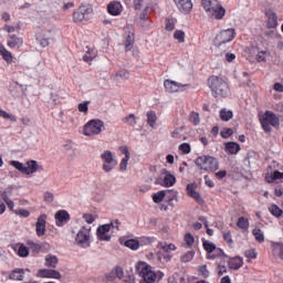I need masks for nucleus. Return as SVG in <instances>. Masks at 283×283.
I'll list each match as a JSON object with an SVG mask.
<instances>
[{"label": "nucleus", "mask_w": 283, "mask_h": 283, "mask_svg": "<svg viewBox=\"0 0 283 283\" xmlns=\"http://www.w3.org/2000/svg\"><path fill=\"white\" fill-rule=\"evenodd\" d=\"M201 3H202V8L208 14L212 10H216V8H218V6L220 4V0H201Z\"/></svg>", "instance_id": "b1692460"}, {"label": "nucleus", "mask_w": 283, "mask_h": 283, "mask_svg": "<svg viewBox=\"0 0 283 283\" xmlns=\"http://www.w3.org/2000/svg\"><path fill=\"white\" fill-rule=\"evenodd\" d=\"M124 247H127L132 251H138L140 249V242L136 239H128L124 242Z\"/></svg>", "instance_id": "7c9ffc66"}, {"label": "nucleus", "mask_w": 283, "mask_h": 283, "mask_svg": "<svg viewBox=\"0 0 283 283\" xmlns=\"http://www.w3.org/2000/svg\"><path fill=\"white\" fill-rule=\"evenodd\" d=\"M70 222V213L66 210H59L55 213V224L56 227H65Z\"/></svg>", "instance_id": "4468645a"}, {"label": "nucleus", "mask_w": 283, "mask_h": 283, "mask_svg": "<svg viewBox=\"0 0 283 283\" xmlns=\"http://www.w3.org/2000/svg\"><path fill=\"white\" fill-rule=\"evenodd\" d=\"M11 167H14V169H18V171H21V174H25V166L21 161L11 160L10 161Z\"/></svg>", "instance_id": "3c124183"}, {"label": "nucleus", "mask_w": 283, "mask_h": 283, "mask_svg": "<svg viewBox=\"0 0 283 283\" xmlns=\"http://www.w3.org/2000/svg\"><path fill=\"white\" fill-rule=\"evenodd\" d=\"M92 14H94V9L92 4H81L73 12V21L74 23H87L90 19H92Z\"/></svg>", "instance_id": "39448f33"}, {"label": "nucleus", "mask_w": 283, "mask_h": 283, "mask_svg": "<svg viewBox=\"0 0 283 283\" xmlns=\"http://www.w3.org/2000/svg\"><path fill=\"white\" fill-rule=\"evenodd\" d=\"M174 39H176V41H178L179 43H185V31L182 30L175 31Z\"/></svg>", "instance_id": "5fc2aeb1"}, {"label": "nucleus", "mask_w": 283, "mask_h": 283, "mask_svg": "<svg viewBox=\"0 0 283 283\" xmlns=\"http://www.w3.org/2000/svg\"><path fill=\"white\" fill-rule=\"evenodd\" d=\"M59 264V258L56 255L49 254L45 256L44 265L49 269H56Z\"/></svg>", "instance_id": "c85d7f7f"}, {"label": "nucleus", "mask_w": 283, "mask_h": 283, "mask_svg": "<svg viewBox=\"0 0 283 283\" xmlns=\"http://www.w3.org/2000/svg\"><path fill=\"white\" fill-rule=\"evenodd\" d=\"M193 242H196V239L192 237L191 233H186L185 234V243L187 247H193Z\"/></svg>", "instance_id": "bf43d9fd"}, {"label": "nucleus", "mask_w": 283, "mask_h": 283, "mask_svg": "<svg viewBox=\"0 0 283 283\" xmlns=\"http://www.w3.org/2000/svg\"><path fill=\"white\" fill-rule=\"evenodd\" d=\"M165 177L163 182L160 184L161 187H174L176 185V176L171 175L169 171H164Z\"/></svg>", "instance_id": "393cba45"}, {"label": "nucleus", "mask_w": 283, "mask_h": 283, "mask_svg": "<svg viewBox=\"0 0 283 283\" xmlns=\"http://www.w3.org/2000/svg\"><path fill=\"white\" fill-rule=\"evenodd\" d=\"M156 242V237H142L139 238V245L147 247L149 244H154Z\"/></svg>", "instance_id": "37998d69"}, {"label": "nucleus", "mask_w": 283, "mask_h": 283, "mask_svg": "<svg viewBox=\"0 0 283 283\" xmlns=\"http://www.w3.org/2000/svg\"><path fill=\"white\" fill-rule=\"evenodd\" d=\"M18 247V255L20 258H28V255H30V249H28V247H25L24 244H19Z\"/></svg>", "instance_id": "c03bdc74"}, {"label": "nucleus", "mask_w": 283, "mask_h": 283, "mask_svg": "<svg viewBox=\"0 0 283 283\" xmlns=\"http://www.w3.org/2000/svg\"><path fill=\"white\" fill-rule=\"evenodd\" d=\"M75 243L81 249H90L92 247V227L84 226L82 227L75 237Z\"/></svg>", "instance_id": "20e7f679"}, {"label": "nucleus", "mask_w": 283, "mask_h": 283, "mask_svg": "<svg viewBox=\"0 0 283 283\" xmlns=\"http://www.w3.org/2000/svg\"><path fill=\"white\" fill-rule=\"evenodd\" d=\"M265 17L268 18L266 28L268 30H275L277 28V14L272 9L265 10Z\"/></svg>", "instance_id": "ddd939ff"}, {"label": "nucleus", "mask_w": 283, "mask_h": 283, "mask_svg": "<svg viewBox=\"0 0 283 283\" xmlns=\"http://www.w3.org/2000/svg\"><path fill=\"white\" fill-rule=\"evenodd\" d=\"M217 248L218 247H216L213 242L208 241V240L203 241V249H205V251H207L208 255L213 253V251H216Z\"/></svg>", "instance_id": "a18cd8bd"}, {"label": "nucleus", "mask_w": 283, "mask_h": 283, "mask_svg": "<svg viewBox=\"0 0 283 283\" xmlns=\"http://www.w3.org/2000/svg\"><path fill=\"white\" fill-rule=\"evenodd\" d=\"M264 36L266 39H282V35L277 33V30L275 29H269L264 32Z\"/></svg>", "instance_id": "09e8293b"}, {"label": "nucleus", "mask_w": 283, "mask_h": 283, "mask_svg": "<svg viewBox=\"0 0 283 283\" xmlns=\"http://www.w3.org/2000/svg\"><path fill=\"white\" fill-rule=\"evenodd\" d=\"M105 129V123L101 119L88 120L83 128L84 136H98Z\"/></svg>", "instance_id": "0eeeda50"}, {"label": "nucleus", "mask_w": 283, "mask_h": 283, "mask_svg": "<svg viewBox=\"0 0 283 283\" xmlns=\"http://www.w3.org/2000/svg\"><path fill=\"white\" fill-rule=\"evenodd\" d=\"M146 116H147V123H148L149 127L155 129L156 120H158V116L156 115V112L149 111V112H147Z\"/></svg>", "instance_id": "2f4dec72"}, {"label": "nucleus", "mask_w": 283, "mask_h": 283, "mask_svg": "<svg viewBox=\"0 0 283 283\" xmlns=\"http://www.w3.org/2000/svg\"><path fill=\"white\" fill-rule=\"evenodd\" d=\"M48 220V214H41L35 222V233L39 238L43 237L45 233V223Z\"/></svg>", "instance_id": "dca6fc26"}, {"label": "nucleus", "mask_w": 283, "mask_h": 283, "mask_svg": "<svg viewBox=\"0 0 283 283\" xmlns=\"http://www.w3.org/2000/svg\"><path fill=\"white\" fill-rule=\"evenodd\" d=\"M109 231H112V227L109 224L99 226L96 230L97 239L101 240V242H109V240H112Z\"/></svg>", "instance_id": "9d476101"}, {"label": "nucleus", "mask_w": 283, "mask_h": 283, "mask_svg": "<svg viewBox=\"0 0 283 283\" xmlns=\"http://www.w3.org/2000/svg\"><path fill=\"white\" fill-rule=\"evenodd\" d=\"M95 56H96V52H94V50L87 51L83 56V61H85V63H90V61H93Z\"/></svg>", "instance_id": "4d7b16f0"}, {"label": "nucleus", "mask_w": 283, "mask_h": 283, "mask_svg": "<svg viewBox=\"0 0 283 283\" xmlns=\"http://www.w3.org/2000/svg\"><path fill=\"white\" fill-rule=\"evenodd\" d=\"M23 275H25V270L15 269L10 273V280H14L17 282H23Z\"/></svg>", "instance_id": "cd10ccee"}, {"label": "nucleus", "mask_w": 283, "mask_h": 283, "mask_svg": "<svg viewBox=\"0 0 283 283\" xmlns=\"http://www.w3.org/2000/svg\"><path fill=\"white\" fill-rule=\"evenodd\" d=\"M235 39V29H227L221 31L214 40V45H217V48H222V45L227 44V43H231V41H233Z\"/></svg>", "instance_id": "1a4fd4ad"}, {"label": "nucleus", "mask_w": 283, "mask_h": 283, "mask_svg": "<svg viewBox=\"0 0 283 283\" xmlns=\"http://www.w3.org/2000/svg\"><path fill=\"white\" fill-rule=\"evenodd\" d=\"M108 227H111V232L112 233H118L120 222H118V220H115V221L108 223Z\"/></svg>", "instance_id": "13d9d810"}, {"label": "nucleus", "mask_w": 283, "mask_h": 283, "mask_svg": "<svg viewBox=\"0 0 283 283\" xmlns=\"http://www.w3.org/2000/svg\"><path fill=\"white\" fill-rule=\"evenodd\" d=\"M274 253L279 255L281 260H283V243H274L273 244Z\"/></svg>", "instance_id": "864d4df0"}, {"label": "nucleus", "mask_w": 283, "mask_h": 283, "mask_svg": "<svg viewBox=\"0 0 283 283\" xmlns=\"http://www.w3.org/2000/svg\"><path fill=\"white\" fill-rule=\"evenodd\" d=\"M156 4L153 6H147L144 11L140 14V22L139 25H142L143 28H145V24L143 23V21H145V19H149V17L147 15L148 12H150V10H156Z\"/></svg>", "instance_id": "f704fd0d"}, {"label": "nucleus", "mask_w": 283, "mask_h": 283, "mask_svg": "<svg viewBox=\"0 0 283 283\" xmlns=\"http://www.w3.org/2000/svg\"><path fill=\"white\" fill-rule=\"evenodd\" d=\"M283 179V172L275 170L271 176H265L266 182H275V180H282Z\"/></svg>", "instance_id": "e433bc0d"}, {"label": "nucleus", "mask_w": 283, "mask_h": 283, "mask_svg": "<svg viewBox=\"0 0 283 283\" xmlns=\"http://www.w3.org/2000/svg\"><path fill=\"white\" fill-rule=\"evenodd\" d=\"M123 283H136V279H134V275H126L122 280Z\"/></svg>", "instance_id": "774afa93"}, {"label": "nucleus", "mask_w": 283, "mask_h": 283, "mask_svg": "<svg viewBox=\"0 0 283 283\" xmlns=\"http://www.w3.org/2000/svg\"><path fill=\"white\" fill-rule=\"evenodd\" d=\"M196 256V251L191 250V251H188L186 254H184L181 256V262H191V260H193V258Z\"/></svg>", "instance_id": "603ef678"}, {"label": "nucleus", "mask_w": 283, "mask_h": 283, "mask_svg": "<svg viewBox=\"0 0 283 283\" xmlns=\"http://www.w3.org/2000/svg\"><path fill=\"white\" fill-rule=\"evenodd\" d=\"M107 11L112 17H118L120 15V12H123V4L119 1H112L107 6Z\"/></svg>", "instance_id": "aec40b11"}, {"label": "nucleus", "mask_w": 283, "mask_h": 283, "mask_svg": "<svg viewBox=\"0 0 283 283\" xmlns=\"http://www.w3.org/2000/svg\"><path fill=\"white\" fill-rule=\"evenodd\" d=\"M77 109L81 114H84V116H87V113L90 112V101L80 103L77 105Z\"/></svg>", "instance_id": "a19ab883"}, {"label": "nucleus", "mask_w": 283, "mask_h": 283, "mask_svg": "<svg viewBox=\"0 0 283 283\" xmlns=\"http://www.w3.org/2000/svg\"><path fill=\"white\" fill-rule=\"evenodd\" d=\"M252 234L254 235L256 242H264V232L260 230V228H255L252 230Z\"/></svg>", "instance_id": "49530a36"}, {"label": "nucleus", "mask_w": 283, "mask_h": 283, "mask_svg": "<svg viewBox=\"0 0 283 283\" xmlns=\"http://www.w3.org/2000/svg\"><path fill=\"white\" fill-rule=\"evenodd\" d=\"M179 12L184 14H189L193 10V2L191 0H174Z\"/></svg>", "instance_id": "f8f14e48"}, {"label": "nucleus", "mask_w": 283, "mask_h": 283, "mask_svg": "<svg viewBox=\"0 0 283 283\" xmlns=\"http://www.w3.org/2000/svg\"><path fill=\"white\" fill-rule=\"evenodd\" d=\"M237 227H239L241 231H249V219L240 217L237 221Z\"/></svg>", "instance_id": "4c0bfd02"}, {"label": "nucleus", "mask_w": 283, "mask_h": 283, "mask_svg": "<svg viewBox=\"0 0 283 283\" xmlns=\"http://www.w3.org/2000/svg\"><path fill=\"white\" fill-rule=\"evenodd\" d=\"M221 120L229 123L233 118V112L231 109L222 108L219 113Z\"/></svg>", "instance_id": "72a5a7b5"}, {"label": "nucleus", "mask_w": 283, "mask_h": 283, "mask_svg": "<svg viewBox=\"0 0 283 283\" xmlns=\"http://www.w3.org/2000/svg\"><path fill=\"white\" fill-rule=\"evenodd\" d=\"M226 262L229 265V268L234 270V271H238V269H240L242 266V264H244V261L240 256H235V258H232V259H229L227 256Z\"/></svg>", "instance_id": "5701e85b"}, {"label": "nucleus", "mask_w": 283, "mask_h": 283, "mask_svg": "<svg viewBox=\"0 0 283 283\" xmlns=\"http://www.w3.org/2000/svg\"><path fill=\"white\" fill-rule=\"evenodd\" d=\"M116 76H119L123 81H127L129 78V71L127 70H119L116 72Z\"/></svg>", "instance_id": "680f3d73"}, {"label": "nucleus", "mask_w": 283, "mask_h": 283, "mask_svg": "<svg viewBox=\"0 0 283 283\" xmlns=\"http://www.w3.org/2000/svg\"><path fill=\"white\" fill-rule=\"evenodd\" d=\"M137 275L140 277L139 283H158L163 280V272L156 271L146 262H139L136 265Z\"/></svg>", "instance_id": "f257e3e1"}, {"label": "nucleus", "mask_w": 283, "mask_h": 283, "mask_svg": "<svg viewBox=\"0 0 283 283\" xmlns=\"http://www.w3.org/2000/svg\"><path fill=\"white\" fill-rule=\"evenodd\" d=\"M179 151H182V154H191V145L188 143L179 145Z\"/></svg>", "instance_id": "052dcab7"}, {"label": "nucleus", "mask_w": 283, "mask_h": 283, "mask_svg": "<svg viewBox=\"0 0 283 283\" xmlns=\"http://www.w3.org/2000/svg\"><path fill=\"white\" fill-rule=\"evenodd\" d=\"M0 56H2L6 63H12V53L6 50L3 44H0Z\"/></svg>", "instance_id": "473e14b6"}, {"label": "nucleus", "mask_w": 283, "mask_h": 283, "mask_svg": "<svg viewBox=\"0 0 283 283\" xmlns=\"http://www.w3.org/2000/svg\"><path fill=\"white\" fill-rule=\"evenodd\" d=\"M38 277H46L49 280H61V272L50 269H41L38 271Z\"/></svg>", "instance_id": "9b49d317"}, {"label": "nucleus", "mask_w": 283, "mask_h": 283, "mask_svg": "<svg viewBox=\"0 0 283 283\" xmlns=\"http://www.w3.org/2000/svg\"><path fill=\"white\" fill-rule=\"evenodd\" d=\"M0 118H6V120H11V123H17L18 120L17 115H12L3 111L1 107H0Z\"/></svg>", "instance_id": "ea45409f"}, {"label": "nucleus", "mask_w": 283, "mask_h": 283, "mask_svg": "<svg viewBox=\"0 0 283 283\" xmlns=\"http://www.w3.org/2000/svg\"><path fill=\"white\" fill-rule=\"evenodd\" d=\"M262 129L266 134H271L272 127H280V117L271 111H266L263 118H261Z\"/></svg>", "instance_id": "6e6552de"}, {"label": "nucleus", "mask_w": 283, "mask_h": 283, "mask_svg": "<svg viewBox=\"0 0 283 283\" xmlns=\"http://www.w3.org/2000/svg\"><path fill=\"white\" fill-rule=\"evenodd\" d=\"M125 32H128V35L126 36V41H125V50L126 52H129V50H132V48H134V28H132V25L127 24L125 28Z\"/></svg>", "instance_id": "a211bd4d"}, {"label": "nucleus", "mask_w": 283, "mask_h": 283, "mask_svg": "<svg viewBox=\"0 0 283 283\" xmlns=\"http://www.w3.org/2000/svg\"><path fill=\"white\" fill-rule=\"evenodd\" d=\"M224 14H227V10L220 3L219 6H217V8L212 9L208 13V17H213V19L221 20V19H224Z\"/></svg>", "instance_id": "4be33fe9"}, {"label": "nucleus", "mask_w": 283, "mask_h": 283, "mask_svg": "<svg viewBox=\"0 0 283 283\" xmlns=\"http://www.w3.org/2000/svg\"><path fill=\"white\" fill-rule=\"evenodd\" d=\"M15 214L20 216L21 218H30V212L25 209L15 210Z\"/></svg>", "instance_id": "338daca9"}, {"label": "nucleus", "mask_w": 283, "mask_h": 283, "mask_svg": "<svg viewBox=\"0 0 283 283\" xmlns=\"http://www.w3.org/2000/svg\"><path fill=\"white\" fill-rule=\"evenodd\" d=\"M150 1L151 0H134V6H135L136 10H140V8H143V6H146V8H147V6H155V7H157L156 3L150 2Z\"/></svg>", "instance_id": "58836bf2"}, {"label": "nucleus", "mask_w": 283, "mask_h": 283, "mask_svg": "<svg viewBox=\"0 0 283 283\" xmlns=\"http://www.w3.org/2000/svg\"><path fill=\"white\" fill-rule=\"evenodd\" d=\"M195 165L201 171H218L220 165L218 164V159L211 156H200L196 159Z\"/></svg>", "instance_id": "7ed1b4c3"}, {"label": "nucleus", "mask_w": 283, "mask_h": 283, "mask_svg": "<svg viewBox=\"0 0 283 283\" xmlns=\"http://www.w3.org/2000/svg\"><path fill=\"white\" fill-rule=\"evenodd\" d=\"M138 117H136V115L134 114H129L128 116L123 118V123H125V125H129L130 127H136Z\"/></svg>", "instance_id": "c9c22d12"}, {"label": "nucleus", "mask_w": 283, "mask_h": 283, "mask_svg": "<svg viewBox=\"0 0 283 283\" xmlns=\"http://www.w3.org/2000/svg\"><path fill=\"white\" fill-rule=\"evenodd\" d=\"M101 160L103 163L102 168L106 174L114 171L118 167V159H116V156L111 150H104L101 154Z\"/></svg>", "instance_id": "423d86ee"}, {"label": "nucleus", "mask_w": 283, "mask_h": 283, "mask_svg": "<svg viewBox=\"0 0 283 283\" xmlns=\"http://www.w3.org/2000/svg\"><path fill=\"white\" fill-rule=\"evenodd\" d=\"M165 196H167V192H165V190L158 191L153 195V200L154 202H156V205H160V202L165 200Z\"/></svg>", "instance_id": "79ce46f5"}, {"label": "nucleus", "mask_w": 283, "mask_h": 283, "mask_svg": "<svg viewBox=\"0 0 283 283\" xmlns=\"http://www.w3.org/2000/svg\"><path fill=\"white\" fill-rule=\"evenodd\" d=\"M216 258H220L221 261L227 260V255L222 249L217 248L212 251V253L207 254V260H216Z\"/></svg>", "instance_id": "bb28decb"}, {"label": "nucleus", "mask_w": 283, "mask_h": 283, "mask_svg": "<svg viewBox=\"0 0 283 283\" xmlns=\"http://www.w3.org/2000/svg\"><path fill=\"white\" fill-rule=\"evenodd\" d=\"M39 169H41L39 163H36V160H31L27 163V166H24V174H27V176H30V174H36Z\"/></svg>", "instance_id": "a878e982"}, {"label": "nucleus", "mask_w": 283, "mask_h": 283, "mask_svg": "<svg viewBox=\"0 0 283 283\" xmlns=\"http://www.w3.org/2000/svg\"><path fill=\"white\" fill-rule=\"evenodd\" d=\"M7 45L8 48H11V50H19V48L23 45V39L11 34L8 36Z\"/></svg>", "instance_id": "6ab92c4d"}, {"label": "nucleus", "mask_w": 283, "mask_h": 283, "mask_svg": "<svg viewBox=\"0 0 283 283\" xmlns=\"http://www.w3.org/2000/svg\"><path fill=\"white\" fill-rule=\"evenodd\" d=\"M220 134H221V138H229L230 136H233V129L223 128Z\"/></svg>", "instance_id": "69168bd1"}, {"label": "nucleus", "mask_w": 283, "mask_h": 283, "mask_svg": "<svg viewBox=\"0 0 283 283\" xmlns=\"http://www.w3.org/2000/svg\"><path fill=\"white\" fill-rule=\"evenodd\" d=\"M189 120L195 125H200V114H198L197 112H191Z\"/></svg>", "instance_id": "6e6d98bb"}, {"label": "nucleus", "mask_w": 283, "mask_h": 283, "mask_svg": "<svg viewBox=\"0 0 283 283\" xmlns=\"http://www.w3.org/2000/svg\"><path fill=\"white\" fill-rule=\"evenodd\" d=\"M218 275H224L227 273V260L220 261L217 265Z\"/></svg>", "instance_id": "8fccbe9b"}, {"label": "nucleus", "mask_w": 283, "mask_h": 283, "mask_svg": "<svg viewBox=\"0 0 283 283\" xmlns=\"http://www.w3.org/2000/svg\"><path fill=\"white\" fill-rule=\"evenodd\" d=\"M208 85L214 98H227V96L231 94V91L229 90V84H227L224 80H222V77H218L216 75L211 76L208 80Z\"/></svg>", "instance_id": "f03ea898"}, {"label": "nucleus", "mask_w": 283, "mask_h": 283, "mask_svg": "<svg viewBox=\"0 0 283 283\" xmlns=\"http://www.w3.org/2000/svg\"><path fill=\"white\" fill-rule=\"evenodd\" d=\"M176 28V22L174 21V19H166V30H168V32L174 31Z\"/></svg>", "instance_id": "e2e57ef3"}, {"label": "nucleus", "mask_w": 283, "mask_h": 283, "mask_svg": "<svg viewBox=\"0 0 283 283\" xmlns=\"http://www.w3.org/2000/svg\"><path fill=\"white\" fill-rule=\"evenodd\" d=\"M240 144L235 142H228L224 144V151L226 154H229L230 156H235L240 153Z\"/></svg>", "instance_id": "412c9836"}, {"label": "nucleus", "mask_w": 283, "mask_h": 283, "mask_svg": "<svg viewBox=\"0 0 283 283\" xmlns=\"http://www.w3.org/2000/svg\"><path fill=\"white\" fill-rule=\"evenodd\" d=\"M186 189L188 196H190V198H193V200H196L198 205H205V200H202L200 192L196 191V184H188Z\"/></svg>", "instance_id": "f3484780"}, {"label": "nucleus", "mask_w": 283, "mask_h": 283, "mask_svg": "<svg viewBox=\"0 0 283 283\" xmlns=\"http://www.w3.org/2000/svg\"><path fill=\"white\" fill-rule=\"evenodd\" d=\"M169 283H185V277L175 274L172 277L168 280Z\"/></svg>", "instance_id": "0e129e2a"}, {"label": "nucleus", "mask_w": 283, "mask_h": 283, "mask_svg": "<svg viewBox=\"0 0 283 283\" xmlns=\"http://www.w3.org/2000/svg\"><path fill=\"white\" fill-rule=\"evenodd\" d=\"M164 87H165L166 92L174 94L176 92H180V88L187 87V85H182L181 83H178L176 81L166 80L164 82Z\"/></svg>", "instance_id": "2eb2a0df"}, {"label": "nucleus", "mask_w": 283, "mask_h": 283, "mask_svg": "<svg viewBox=\"0 0 283 283\" xmlns=\"http://www.w3.org/2000/svg\"><path fill=\"white\" fill-rule=\"evenodd\" d=\"M158 248L161 249L164 253H171V251H176L178 249L176 244L168 242H159Z\"/></svg>", "instance_id": "c756f323"}, {"label": "nucleus", "mask_w": 283, "mask_h": 283, "mask_svg": "<svg viewBox=\"0 0 283 283\" xmlns=\"http://www.w3.org/2000/svg\"><path fill=\"white\" fill-rule=\"evenodd\" d=\"M269 211L271 214L274 216V218H282V209L280 207H277V205H272L270 208H269Z\"/></svg>", "instance_id": "de8ad7c7"}]
</instances>
